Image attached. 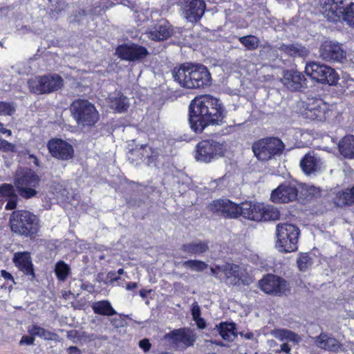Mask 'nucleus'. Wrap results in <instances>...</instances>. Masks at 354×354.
<instances>
[{"label": "nucleus", "mask_w": 354, "mask_h": 354, "mask_svg": "<svg viewBox=\"0 0 354 354\" xmlns=\"http://www.w3.org/2000/svg\"><path fill=\"white\" fill-rule=\"evenodd\" d=\"M13 261L17 267L27 275H33L32 264L28 252H17Z\"/></svg>", "instance_id": "b1692460"}, {"label": "nucleus", "mask_w": 354, "mask_h": 354, "mask_svg": "<svg viewBox=\"0 0 354 354\" xmlns=\"http://www.w3.org/2000/svg\"><path fill=\"white\" fill-rule=\"evenodd\" d=\"M343 0H319L320 12L328 21L336 22L343 18L344 12Z\"/></svg>", "instance_id": "2eb2a0df"}, {"label": "nucleus", "mask_w": 354, "mask_h": 354, "mask_svg": "<svg viewBox=\"0 0 354 354\" xmlns=\"http://www.w3.org/2000/svg\"><path fill=\"white\" fill-rule=\"evenodd\" d=\"M281 51L293 57H306L308 55L309 50L305 46L299 44L281 45L279 47Z\"/></svg>", "instance_id": "473e14b6"}, {"label": "nucleus", "mask_w": 354, "mask_h": 354, "mask_svg": "<svg viewBox=\"0 0 354 354\" xmlns=\"http://www.w3.org/2000/svg\"><path fill=\"white\" fill-rule=\"evenodd\" d=\"M212 344H214L217 346H224L225 344L221 341H209Z\"/></svg>", "instance_id": "774afa93"}, {"label": "nucleus", "mask_w": 354, "mask_h": 354, "mask_svg": "<svg viewBox=\"0 0 354 354\" xmlns=\"http://www.w3.org/2000/svg\"><path fill=\"white\" fill-rule=\"evenodd\" d=\"M306 77L300 72L294 70H287L283 72L281 81L288 89L298 91L306 86Z\"/></svg>", "instance_id": "412c9836"}, {"label": "nucleus", "mask_w": 354, "mask_h": 354, "mask_svg": "<svg viewBox=\"0 0 354 354\" xmlns=\"http://www.w3.org/2000/svg\"><path fill=\"white\" fill-rule=\"evenodd\" d=\"M224 217L237 218L241 215V205H238L227 199Z\"/></svg>", "instance_id": "58836bf2"}, {"label": "nucleus", "mask_w": 354, "mask_h": 354, "mask_svg": "<svg viewBox=\"0 0 354 354\" xmlns=\"http://www.w3.org/2000/svg\"><path fill=\"white\" fill-rule=\"evenodd\" d=\"M223 178H218L217 180H214L213 182L211 183L212 185H216V187H214V189L216 188V187L219 186L223 182Z\"/></svg>", "instance_id": "69168bd1"}, {"label": "nucleus", "mask_w": 354, "mask_h": 354, "mask_svg": "<svg viewBox=\"0 0 354 354\" xmlns=\"http://www.w3.org/2000/svg\"><path fill=\"white\" fill-rule=\"evenodd\" d=\"M115 53L120 59L129 62L140 61L149 54L146 48L134 43L119 46Z\"/></svg>", "instance_id": "dca6fc26"}, {"label": "nucleus", "mask_w": 354, "mask_h": 354, "mask_svg": "<svg viewBox=\"0 0 354 354\" xmlns=\"http://www.w3.org/2000/svg\"><path fill=\"white\" fill-rule=\"evenodd\" d=\"M263 210L262 203H241V216L244 218L254 221H261L262 216H261V211Z\"/></svg>", "instance_id": "5701e85b"}, {"label": "nucleus", "mask_w": 354, "mask_h": 354, "mask_svg": "<svg viewBox=\"0 0 354 354\" xmlns=\"http://www.w3.org/2000/svg\"><path fill=\"white\" fill-rule=\"evenodd\" d=\"M15 112V106L13 103L0 102V115H12Z\"/></svg>", "instance_id": "a18cd8bd"}, {"label": "nucleus", "mask_w": 354, "mask_h": 354, "mask_svg": "<svg viewBox=\"0 0 354 354\" xmlns=\"http://www.w3.org/2000/svg\"><path fill=\"white\" fill-rule=\"evenodd\" d=\"M283 148V143L276 138L261 139L252 145L254 156L262 161L270 160L273 156L281 153Z\"/></svg>", "instance_id": "1a4fd4ad"}, {"label": "nucleus", "mask_w": 354, "mask_h": 354, "mask_svg": "<svg viewBox=\"0 0 354 354\" xmlns=\"http://www.w3.org/2000/svg\"><path fill=\"white\" fill-rule=\"evenodd\" d=\"M148 35L154 41H162L171 36V30L165 24H159L151 29Z\"/></svg>", "instance_id": "c756f323"}, {"label": "nucleus", "mask_w": 354, "mask_h": 354, "mask_svg": "<svg viewBox=\"0 0 354 354\" xmlns=\"http://www.w3.org/2000/svg\"><path fill=\"white\" fill-rule=\"evenodd\" d=\"M180 263L182 267L194 272H202L208 267L205 262L196 259H190Z\"/></svg>", "instance_id": "c9c22d12"}, {"label": "nucleus", "mask_w": 354, "mask_h": 354, "mask_svg": "<svg viewBox=\"0 0 354 354\" xmlns=\"http://www.w3.org/2000/svg\"><path fill=\"white\" fill-rule=\"evenodd\" d=\"M259 283L260 288L267 294L281 296L290 291L287 281L274 274H267Z\"/></svg>", "instance_id": "4468645a"}, {"label": "nucleus", "mask_w": 354, "mask_h": 354, "mask_svg": "<svg viewBox=\"0 0 354 354\" xmlns=\"http://www.w3.org/2000/svg\"><path fill=\"white\" fill-rule=\"evenodd\" d=\"M270 334L272 337L277 339L280 342H292L298 344L301 338L296 333L286 328H275L270 330Z\"/></svg>", "instance_id": "a878e982"}, {"label": "nucleus", "mask_w": 354, "mask_h": 354, "mask_svg": "<svg viewBox=\"0 0 354 354\" xmlns=\"http://www.w3.org/2000/svg\"><path fill=\"white\" fill-rule=\"evenodd\" d=\"M342 19L349 26L354 27V3H351L346 7Z\"/></svg>", "instance_id": "79ce46f5"}, {"label": "nucleus", "mask_w": 354, "mask_h": 354, "mask_svg": "<svg viewBox=\"0 0 354 354\" xmlns=\"http://www.w3.org/2000/svg\"><path fill=\"white\" fill-rule=\"evenodd\" d=\"M111 108L118 112H124L129 107V102L127 97L120 93H115L109 96Z\"/></svg>", "instance_id": "cd10ccee"}, {"label": "nucleus", "mask_w": 354, "mask_h": 354, "mask_svg": "<svg viewBox=\"0 0 354 354\" xmlns=\"http://www.w3.org/2000/svg\"><path fill=\"white\" fill-rule=\"evenodd\" d=\"M315 344L322 349L334 352L337 351L341 346L338 340L326 333H321L316 337Z\"/></svg>", "instance_id": "393cba45"}, {"label": "nucleus", "mask_w": 354, "mask_h": 354, "mask_svg": "<svg viewBox=\"0 0 354 354\" xmlns=\"http://www.w3.org/2000/svg\"><path fill=\"white\" fill-rule=\"evenodd\" d=\"M148 150L151 151V149L147 145H141L140 149L136 151L141 155V158H145L150 157Z\"/></svg>", "instance_id": "3c124183"}, {"label": "nucleus", "mask_w": 354, "mask_h": 354, "mask_svg": "<svg viewBox=\"0 0 354 354\" xmlns=\"http://www.w3.org/2000/svg\"><path fill=\"white\" fill-rule=\"evenodd\" d=\"M217 330L222 338L227 341H233L236 337L235 333V324L234 323H221L216 326Z\"/></svg>", "instance_id": "2f4dec72"}, {"label": "nucleus", "mask_w": 354, "mask_h": 354, "mask_svg": "<svg viewBox=\"0 0 354 354\" xmlns=\"http://www.w3.org/2000/svg\"><path fill=\"white\" fill-rule=\"evenodd\" d=\"M305 73L317 82L329 85H335L339 79L337 73L333 68L317 62L307 64Z\"/></svg>", "instance_id": "9b49d317"}, {"label": "nucleus", "mask_w": 354, "mask_h": 354, "mask_svg": "<svg viewBox=\"0 0 354 354\" xmlns=\"http://www.w3.org/2000/svg\"><path fill=\"white\" fill-rule=\"evenodd\" d=\"M92 308L95 313L106 316H112L117 314L111 303L107 300H102L93 303Z\"/></svg>", "instance_id": "72a5a7b5"}, {"label": "nucleus", "mask_w": 354, "mask_h": 354, "mask_svg": "<svg viewBox=\"0 0 354 354\" xmlns=\"http://www.w3.org/2000/svg\"><path fill=\"white\" fill-rule=\"evenodd\" d=\"M239 41L249 50L257 48L259 44V39L254 35L239 37Z\"/></svg>", "instance_id": "ea45409f"}, {"label": "nucleus", "mask_w": 354, "mask_h": 354, "mask_svg": "<svg viewBox=\"0 0 354 354\" xmlns=\"http://www.w3.org/2000/svg\"><path fill=\"white\" fill-rule=\"evenodd\" d=\"M262 221H274L279 218V210L273 206H266L263 204V210L261 211Z\"/></svg>", "instance_id": "4c0bfd02"}, {"label": "nucleus", "mask_w": 354, "mask_h": 354, "mask_svg": "<svg viewBox=\"0 0 354 354\" xmlns=\"http://www.w3.org/2000/svg\"><path fill=\"white\" fill-rule=\"evenodd\" d=\"M319 56L325 61L341 62L346 57L342 46L330 41H325L319 48Z\"/></svg>", "instance_id": "6ab92c4d"}, {"label": "nucleus", "mask_w": 354, "mask_h": 354, "mask_svg": "<svg viewBox=\"0 0 354 354\" xmlns=\"http://www.w3.org/2000/svg\"><path fill=\"white\" fill-rule=\"evenodd\" d=\"M70 268L67 264L63 261L57 263L55 268V272L57 277L60 281H65L69 274Z\"/></svg>", "instance_id": "a19ab883"}, {"label": "nucleus", "mask_w": 354, "mask_h": 354, "mask_svg": "<svg viewBox=\"0 0 354 354\" xmlns=\"http://www.w3.org/2000/svg\"><path fill=\"white\" fill-rule=\"evenodd\" d=\"M339 150L347 158H354V136L344 137L339 143Z\"/></svg>", "instance_id": "c85d7f7f"}, {"label": "nucleus", "mask_w": 354, "mask_h": 354, "mask_svg": "<svg viewBox=\"0 0 354 354\" xmlns=\"http://www.w3.org/2000/svg\"><path fill=\"white\" fill-rule=\"evenodd\" d=\"M335 203L339 207L352 205L354 204V186L338 192L335 198Z\"/></svg>", "instance_id": "7c9ffc66"}, {"label": "nucleus", "mask_w": 354, "mask_h": 354, "mask_svg": "<svg viewBox=\"0 0 354 354\" xmlns=\"http://www.w3.org/2000/svg\"><path fill=\"white\" fill-rule=\"evenodd\" d=\"M138 346L145 353L149 351V350L151 348V344L150 343L149 340L147 338L141 339L138 342Z\"/></svg>", "instance_id": "09e8293b"}, {"label": "nucleus", "mask_w": 354, "mask_h": 354, "mask_svg": "<svg viewBox=\"0 0 354 354\" xmlns=\"http://www.w3.org/2000/svg\"><path fill=\"white\" fill-rule=\"evenodd\" d=\"M67 351L69 354H81L80 350L76 346H70Z\"/></svg>", "instance_id": "bf43d9fd"}, {"label": "nucleus", "mask_w": 354, "mask_h": 354, "mask_svg": "<svg viewBox=\"0 0 354 354\" xmlns=\"http://www.w3.org/2000/svg\"><path fill=\"white\" fill-rule=\"evenodd\" d=\"M0 150L3 151H13L15 145L6 140L0 139Z\"/></svg>", "instance_id": "49530a36"}, {"label": "nucleus", "mask_w": 354, "mask_h": 354, "mask_svg": "<svg viewBox=\"0 0 354 354\" xmlns=\"http://www.w3.org/2000/svg\"><path fill=\"white\" fill-rule=\"evenodd\" d=\"M301 113L306 118L324 121L332 115V105L322 99L308 97L299 103Z\"/></svg>", "instance_id": "423d86ee"}, {"label": "nucleus", "mask_w": 354, "mask_h": 354, "mask_svg": "<svg viewBox=\"0 0 354 354\" xmlns=\"http://www.w3.org/2000/svg\"><path fill=\"white\" fill-rule=\"evenodd\" d=\"M28 332L32 336H38L46 340H53L57 337L55 333L48 331L36 324L28 326Z\"/></svg>", "instance_id": "f704fd0d"}, {"label": "nucleus", "mask_w": 354, "mask_h": 354, "mask_svg": "<svg viewBox=\"0 0 354 354\" xmlns=\"http://www.w3.org/2000/svg\"><path fill=\"white\" fill-rule=\"evenodd\" d=\"M71 111L77 124L81 127L93 126L99 119L95 106L86 100H75L71 106Z\"/></svg>", "instance_id": "20e7f679"}, {"label": "nucleus", "mask_w": 354, "mask_h": 354, "mask_svg": "<svg viewBox=\"0 0 354 354\" xmlns=\"http://www.w3.org/2000/svg\"><path fill=\"white\" fill-rule=\"evenodd\" d=\"M34 337L31 336H23L21 339L20 340V344H27L31 345L34 342Z\"/></svg>", "instance_id": "603ef678"}, {"label": "nucleus", "mask_w": 354, "mask_h": 354, "mask_svg": "<svg viewBox=\"0 0 354 354\" xmlns=\"http://www.w3.org/2000/svg\"><path fill=\"white\" fill-rule=\"evenodd\" d=\"M77 335V331L75 330H71L67 332V337L74 342L75 338Z\"/></svg>", "instance_id": "4d7b16f0"}, {"label": "nucleus", "mask_w": 354, "mask_h": 354, "mask_svg": "<svg viewBox=\"0 0 354 354\" xmlns=\"http://www.w3.org/2000/svg\"><path fill=\"white\" fill-rule=\"evenodd\" d=\"M244 337L247 339H252L254 337V334L252 333H247L245 335H243Z\"/></svg>", "instance_id": "338daca9"}, {"label": "nucleus", "mask_w": 354, "mask_h": 354, "mask_svg": "<svg viewBox=\"0 0 354 354\" xmlns=\"http://www.w3.org/2000/svg\"><path fill=\"white\" fill-rule=\"evenodd\" d=\"M221 267H222V265L221 266H216L215 267H212L210 268L211 274L216 278H220L219 273L221 272Z\"/></svg>", "instance_id": "864d4df0"}, {"label": "nucleus", "mask_w": 354, "mask_h": 354, "mask_svg": "<svg viewBox=\"0 0 354 354\" xmlns=\"http://www.w3.org/2000/svg\"><path fill=\"white\" fill-rule=\"evenodd\" d=\"M39 182L40 178L35 171L26 169L17 173L15 185L19 195L28 199L37 195L36 188L39 186Z\"/></svg>", "instance_id": "0eeeda50"}, {"label": "nucleus", "mask_w": 354, "mask_h": 354, "mask_svg": "<svg viewBox=\"0 0 354 354\" xmlns=\"http://www.w3.org/2000/svg\"><path fill=\"white\" fill-rule=\"evenodd\" d=\"M110 322H111V324L116 328L122 326V322H121L120 318H112V319H110Z\"/></svg>", "instance_id": "13d9d810"}, {"label": "nucleus", "mask_w": 354, "mask_h": 354, "mask_svg": "<svg viewBox=\"0 0 354 354\" xmlns=\"http://www.w3.org/2000/svg\"><path fill=\"white\" fill-rule=\"evenodd\" d=\"M165 338L177 347L183 348L192 346L196 340L194 334L188 328L174 330L165 335Z\"/></svg>", "instance_id": "a211bd4d"}, {"label": "nucleus", "mask_w": 354, "mask_h": 354, "mask_svg": "<svg viewBox=\"0 0 354 354\" xmlns=\"http://www.w3.org/2000/svg\"><path fill=\"white\" fill-rule=\"evenodd\" d=\"M297 194L298 191L295 186L282 184L272 192L270 199L276 203H287L295 201Z\"/></svg>", "instance_id": "aec40b11"}, {"label": "nucleus", "mask_w": 354, "mask_h": 354, "mask_svg": "<svg viewBox=\"0 0 354 354\" xmlns=\"http://www.w3.org/2000/svg\"><path fill=\"white\" fill-rule=\"evenodd\" d=\"M276 248L281 252H292L297 250L299 230L294 225L279 223L276 227Z\"/></svg>", "instance_id": "39448f33"}, {"label": "nucleus", "mask_w": 354, "mask_h": 354, "mask_svg": "<svg viewBox=\"0 0 354 354\" xmlns=\"http://www.w3.org/2000/svg\"><path fill=\"white\" fill-rule=\"evenodd\" d=\"M227 151L225 142L213 140H202L196 146V159L203 162H209L214 159L222 157Z\"/></svg>", "instance_id": "6e6552de"}, {"label": "nucleus", "mask_w": 354, "mask_h": 354, "mask_svg": "<svg viewBox=\"0 0 354 354\" xmlns=\"http://www.w3.org/2000/svg\"><path fill=\"white\" fill-rule=\"evenodd\" d=\"M17 207L16 198H12L6 204V208L7 209H14Z\"/></svg>", "instance_id": "5fc2aeb1"}, {"label": "nucleus", "mask_w": 354, "mask_h": 354, "mask_svg": "<svg viewBox=\"0 0 354 354\" xmlns=\"http://www.w3.org/2000/svg\"><path fill=\"white\" fill-rule=\"evenodd\" d=\"M138 287V284L136 282H130L127 284L126 288L129 290L135 289Z\"/></svg>", "instance_id": "0e129e2a"}, {"label": "nucleus", "mask_w": 354, "mask_h": 354, "mask_svg": "<svg viewBox=\"0 0 354 354\" xmlns=\"http://www.w3.org/2000/svg\"><path fill=\"white\" fill-rule=\"evenodd\" d=\"M300 166L306 174L310 175L320 171L323 167V162L313 153H308L301 160Z\"/></svg>", "instance_id": "4be33fe9"}, {"label": "nucleus", "mask_w": 354, "mask_h": 354, "mask_svg": "<svg viewBox=\"0 0 354 354\" xmlns=\"http://www.w3.org/2000/svg\"><path fill=\"white\" fill-rule=\"evenodd\" d=\"M0 132L1 133H6L8 136H10L12 135L11 130L4 128L3 124L1 122H0Z\"/></svg>", "instance_id": "680f3d73"}, {"label": "nucleus", "mask_w": 354, "mask_h": 354, "mask_svg": "<svg viewBox=\"0 0 354 354\" xmlns=\"http://www.w3.org/2000/svg\"><path fill=\"white\" fill-rule=\"evenodd\" d=\"M48 149L51 156L55 158L67 160L73 156V148L66 141L59 138H53L48 142Z\"/></svg>", "instance_id": "f3484780"}, {"label": "nucleus", "mask_w": 354, "mask_h": 354, "mask_svg": "<svg viewBox=\"0 0 354 354\" xmlns=\"http://www.w3.org/2000/svg\"><path fill=\"white\" fill-rule=\"evenodd\" d=\"M1 276L4 279H9V280H11L12 281H14V279H13V277L12 276V274H10L9 272H6V270H1Z\"/></svg>", "instance_id": "052dcab7"}, {"label": "nucleus", "mask_w": 354, "mask_h": 354, "mask_svg": "<svg viewBox=\"0 0 354 354\" xmlns=\"http://www.w3.org/2000/svg\"><path fill=\"white\" fill-rule=\"evenodd\" d=\"M10 225L13 232L26 236L37 233L39 230L37 216L26 210L13 212L10 217Z\"/></svg>", "instance_id": "7ed1b4c3"}, {"label": "nucleus", "mask_w": 354, "mask_h": 354, "mask_svg": "<svg viewBox=\"0 0 354 354\" xmlns=\"http://www.w3.org/2000/svg\"><path fill=\"white\" fill-rule=\"evenodd\" d=\"M227 201V199L214 200L207 205V208L210 212L224 216Z\"/></svg>", "instance_id": "e433bc0d"}, {"label": "nucleus", "mask_w": 354, "mask_h": 354, "mask_svg": "<svg viewBox=\"0 0 354 354\" xmlns=\"http://www.w3.org/2000/svg\"><path fill=\"white\" fill-rule=\"evenodd\" d=\"M288 342H283L279 348H277L276 349H273V351L275 353H281L282 352L286 353V354H291L290 353V346L288 344Z\"/></svg>", "instance_id": "de8ad7c7"}, {"label": "nucleus", "mask_w": 354, "mask_h": 354, "mask_svg": "<svg viewBox=\"0 0 354 354\" xmlns=\"http://www.w3.org/2000/svg\"><path fill=\"white\" fill-rule=\"evenodd\" d=\"M189 124L196 133H202L209 124H221L225 113L219 100L212 95L194 98L189 105Z\"/></svg>", "instance_id": "f257e3e1"}, {"label": "nucleus", "mask_w": 354, "mask_h": 354, "mask_svg": "<svg viewBox=\"0 0 354 354\" xmlns=\"http://www.w3.org/2000/svg\"><path fill=\"white\" fill-rule=\"evenodd\" d=\"M268 344L270 348H272L274 349L279 348L277 342L274 339L268 340Z\"/></svg>", "instance_id": "e2e57ef3"}, {"label": "nucleus", "mask_w": 354, "mask_h": 354, "mask_svg": "<svg viewBox=\"0 0 354 354\" xmlns=\"http://www.w3.org/2000/svg\"><path fill=\"white\" fill-rule=\"evenodd\" d=\"M17 198L15 190L10 184H3L0 185V198Z\"/></svg>", "instance_id": "37998d69"}, {"label": "nucleus", "mask_w": 354, "mask_h": 354, "mask_svg": "<svg viewBox=\"0 0 354 354\" xmlns=\"http://www.w3.org/2000/svg\"><path fill=\"white\" fill-rule=\"evenodd\" d=\"M194 320L196 322V323L199 328L203 329V328H205V326H206L205 322L203 318L198 317L196 319H194Z\"/></svg>", "instance_id": "6e6d98bb"}, {"label": "nucleus", "mask_w": 354, "mask_h": 354, "mask_svg": "<svg viewBox=\"0 0 354 354\" xmlns=\"http://www.w3.org/2000/svg\"><path fill=\"white\" fill-rule=\"evenodd\" d=\"M312 263L311 258L306 253L301 254L297 259V266L301 271L306 270L311 266Z\"/></svg>", "instance_id": "c03bdc74"}, {"label": "nucleus", "mask_w": 354, "mask_h": 354, "mask_svg": "<svg viewBox=\"0 0 354 354\" xmlns=\"http://www.w3.org/2000/svg\"><path fill=\"white\" fill-rule=\"evenodd\" d=\"M192 315L193 317V319H196L197 318L201 317V310L197 302H194L192 305Z\"/></svg>", "instance_id": "8fccbe9b"}, {"label": "nucleus", "mask_w": 354, "mask_h": 354, "mask_svg": "<svg viewBox=\"0 0 354 354\" xmlns=\"http://www.w3.org/2000/svg\"><path fill=\"white\" fill-rule=\"evenodd\" d=\"M173 77L182 87L193 89L208 86L211 75L207 67L202 64L186 63L174 68Z\"/></svg>", "instance_id": "f03ea898"}, {"label": "nucleus", "mask_w": 354, "mask_h": 354, "mask_svg": "<svg viewBox=\"0 0 354 354\" xmlns=\"http://www.w3.org/2000/svg\"><path fill=\"white\" fill-rule=\"evenodd\" d=\"M181 15L187 22H198L205 13L206 4L203 0H180Z\"/></svg>", "instance_id": "ddd939ff"}, {"label": "nucleus", "mask_w": 354, "mask_h": 354, "mask_svg": "<svg viewBox=\"0 0 354 354\" xmlns=\"http://www.w3.org/2000/svg\"><path fill=\"white\" fill-rule=\"evenodd\" d=\"M221 272L227 282L233 286L249 285L253 281L252 277L248 270V266L227 263L221 267Z\"/></svg>", "instance_id": "f8f14e48"}, {"label": "nucleus", "mask_w": 354, "mask_h": 354, "mask_svg": "<svg viewBox=\"0 0 354 354\" xmlns=\"http://www.w3.org/2000/svg\"><path fill=\"white\" fill-rule=\"evenodd\" d=\"M63 79L58 75L39 76L28 82L30 91L37 94L57 91L63 86Z\"/></svg>", "instance_id": "9d476101"}, {"label": "nucleus", "mask_w": 354, "mask_h": 354, "mask_svg": "<svg viewBox=\"0 0 354 354\" xmlns=\"http://www.w3.org/2000/svg\"><path fill=\"white\" fill-rule=\"evenodd\" d=\"M209 246L205 241H192L183 244L180 250L189 254L201 255L207 251Z\"/></svg>", "instance_id": "bb28decb"}]
</instances>
